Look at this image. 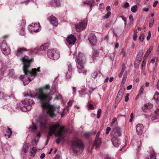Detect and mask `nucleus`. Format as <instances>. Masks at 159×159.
Returning a JSON list of instances; mask_svg holds the SVG:
<instances>
[{
	"instance_id": "nucleus-1",
	"label": "nucleus",
	"mask_w": 159,
	"mask_h": 159,
	"mask_svg": "<svg viewBox=\"0 0 159 159\" xmlns=\"http://www.w3.org/2000/svg\"><path fill=\"white\" fill-rule=\"evenodd\" d=\"M50 86L47 84L42 88L40 89L36 93H30V96L32 98L36 97L40 100V102L41 106L44 109L47 110V114L51 117L53 118L55 116L54 111L57 110L58 112L60 114L61 117H63L64 115V111L65 109H62V111H59L60 107L59 106L56 107L52 105L48 104V100L52 99V97L50 96V93H46L45 90L49 89Z\"/></svg>"
},
{
	"instance_id": "nucleus-2",
	"label": "nucleus",
	"mask_w": 159,
	"mask_h": 159,
	"mask_svg": "<svg viewBox=\"0 0 159 159\" xmlns=\"http://www.w3.org/2000/svg\"><path fill=\"white\" fill-rule=\"evenodd\" d=\"M21 60L23 63V70L25 75H20V78L24 85H26L36 76L37 72L41 71L40 67H38L37 69H32L31 71L29 70L28 69L32 60L27 56H25L21 58Z\"/></svg>"
},
{
	"instance_id": "nucleus-3",
	"label": "nucleus",
	"mask_w": 159,
	"mask_h": 159,
	"mask_svg": "<svg viewBox=\"0 0 159 159\" xmlns=\"http://www.w3.org/2000/svg\"><path fill=\"white\" fill-rule=\"evenodd\" d=\"M21 102L24 105V107H21L20 104H17L16 107L23 112L30 110L32 108V106L34 104V102L31 99L29 98L22 100Z\"/></svg>"
},
{
	"instance_id": "nucleus-4",
	"label": "nucleus",
	"mask_w": 159,
	"mask_h": 159,
	"mask_svg": "<svg viewBox=\"0 0 159 159\" xmlns=\"http://www.w3.org/2000/svg\"><path fill=\"white\" fill-rule=\"evenodd\" d=\"M86 61L85 56L82 53H79L76 60L78 70L79 73H86L84 70V65Z\"/></svg>"
},
{
	"instance_id": "nucleus-5",
	"label": "nucleus",
	"mask_w": 159,
	"mask_h": 159,
	"mask_svg": "<svg viewBox=\"0 0 159 159\" xmlns=\"http://www.w3.org/2000/svg\"><path fill=\"white\" fill-rule=\"evenodd\" d=\"M83 147V144L81 140L79 138H75L72 141L71 148L74 151L76 152H80L82 151Z\"/></svg>"
},
{
	"instance_id": "nucleus-6",
	"label": "nucleus",
	"mask_w": 159,
	"mask_h": 159,
	"mask_svg": "<svg viewBox=\"0 0 159 159\" xmlns=\"http://www.w3.org/2000/svg\"><path fill=\"white\" fill-rule=\"evenodd\" d=\"M58 129H57L55 135L58 138L56 140V143L59 144L61 141H63L65 138L64 133L67 132V129L65 128L64 126H60Z\"/></svg>"
},
{
	"instance_id": "nucleus-7",
	"label": "nucleus",
	"mask_w": 159,
	"mask_h": 159,
	"mask_svg": "<svg viewBox=\"0 0 159 159\" xmlns=\"http://www.w3.org/2000/svg\"><path fill=\"white\" fill-rule=\"evenodd\" d=\"M47 54L49 58L53 60H57L60 57L59 52L57 49H49L47 51Z\"/></svg>"
},
{
	"instance_id": "nucleus-8",
	"label": "nucleus",
	"mask_w": 159,
	"mask_h": 159,
	"mask_svg": "<svg viewBox=\"0 0 159 159\" xmlns=\"http://www.w3.org/2000/svg\"><path fill=\"white\" fill-rule=\"evenodd\" d=\"M39 123L40 127L42 130L47 129L50 125L49 120L45 116L40 117L39 120Z\"/></svg>"
},
{
	"instance_id": "nucleus-9",
	"label": "nucleus",
	"mask_w": 159,
	"mask_h": 159,
	"mask_svg": "<svg viewBox=\"0 0 159 159\" xmlns=\"http://www.w3.org/2000/svg\"><path fill=\"white\" fill-rule=\"evenodd\" d=\"M60 126V125L59 123L54 124L49 126V131L48 132V135L47 136L46 144L48 143V141L50 138V137L56 132L57 129Z\"/></svg>"
},
{
	"instance_id": "nucleus-10",
	"label": "nucleus",
	"mask_w": 159,
	"mask_h": 159,
	"mask_svg": "<svg viewBox=\"0 0 159 159\" xmlns=\"http://www.w3.org/2000/svg\"><path fill=\"white\" fill-rule=\"evenodd\" d=\"M121 131L120 127L117 125H115L111 132V136L112 137H117L120 136Z\"/></svg>"
},
{
	"instance_id": "nucleus-11",
	"label": "nucleus",
	"mask_w": 159,
	"mask_h": 159,
	"mask_svg": "<svg viewBox=\"0 0 159 159\" xmlns=\"http://www.w3.org/2000/svg\"><path fill=\"white\" fill-rule=\"evenodd\" d=\"M1 48L3 54L5 55H7L10 53V49L6 43H2L1 44Z\"/></svg>"
},
{
	"instance_id": "nucleus-12",
	"label": "nucleus",
	"mask_w": 159,
	"mask_h": 159,
	"mask_svg": "<svg viewBox=\"0 0 159 159\" xmlns=\"http://www.w3.org/2000/svg\"><path fill=\"white\" fill-rule=\"evenodd\" d=\"M67 71L66 75V76L67 78L70 79L71 77L73 69L72 65L71 63L69 62L67 63Z\"/></svg>"
},
{
	"instance_id": "nucleus-13",
	"label": "nucleus",
	"mask_w": 159,
	"mask_h": 159,
	"mask_svg": "<svg viewBox=\"0 0 159 159\" xmlns=\"http://www.w3.org/2000/svg\"><path fill=\"white\" fill-rule=\"evenodd\" d=\"M86 25V22H81L79 24L75 25V28L76 31L79 32L83 30L85 28Z\"/></svg>"
},
{
	"instance_id": "nucleus-14",
	"label": "nucleus",
	"mask_w": 159,
	"mask_h": 159,
	"mask_svg": "<svg viewBox=\"0 0 159 159\" xmlns=\"http://www.w3.org/2000/svg\"><path fill=\"white\" fill-rule=\"evenodd\" d=\"M97 43V38L93 33L90 34V44L92 46H95Z\"/></svg>"
},
{
	"instance_id": "nucleus-15",
	"label": "nucleus",
	"mask_w": 159,
	"mask_h": 159,
	"mask_svg": "<svg viewBox=\"0 0 159 159\" xmlns=\"http://www.w3.org/2000/svg\"><path fill=\"white\" fill-rule=\"evenodd\" d=\"M48 5L50 7H59L61 3L59 0H51L48 3Z\"/></svg>"
},
{
	"instance_id": "nucleus-16",
	"label": "nucleus",
	"mask_w": 159,
	"mask_h": 159,
	"mask_svg": "<svg viewBox=\"0 0 159 159\" xmlns=\"http://www.w3.org/2000/svg\"><path fill=\"white\" fill-rule=\"evenodd\" d=\"M66 40L70 45H74L75 43L76 39L74 35L71 34L68 36Z\"/></svg>"
},
{
	"instance_id": "nucleus-17",
	"label": "nucleus",
	"mask_w": 159,
	"mask_h": 159,
	"mask_svg": "<svg viewBox=\"0 0 159 159\" xmlns=\"http://www.w3.org/2000/svg\"><path fill=\"white\" fill-rule=\"evenodd\" d=\"M48 20L53 26H57L58 24L57 19L54 16H51L48 18Z\"/></svg>"
},
{
	"instance_id": "nucleus-18",
	"label": "nucleus",
	"mask_w": 159,
	"mask_h": 159,
	"mask_svg": "<svg viewBox=\"0 0 159 159\" xmlns=\"http://www.w3.org/2000/svg\"><path fill=\"white\" fill-rule=\"evenodd\" d=\"M112 144L115 147H118L120 144V140L118 137H112L111 139Z\"/></svg>"
},
{
	"instance_id": "nucleus-19",
	"label": "nucleus",
	"mask_w": 159,
	"mask_h": 159,
	"mask_svg": "<svg viewBox=\"0 0 159 159\" xmlns=\"http://www.w3.org/2000/svg\"><path fill=\"white\" fill-rule=\"evenodd\" d=\"M143 127L142 124H139L136 126V131L138 135L142 134L143 131Z\"/></svg>"
},
{
	"instance_id": "nucleus-20",
	"label": "nucleus",
	"mask_w": 159,
	"mask_h": 159,
	"mask_svg": "<svg viewBox=\"0 0 159 159\" xmlns=\"http://www.w3.org/2000/svg\"><path fill=\"white\" fill-rule=\"evenodd\" d=\"M101 143L102 142L100 139H95L93 146L92 147V149H93L94 147H95L96 148H99L100 147Z\"/></svg>"
},
{
	"instance_id": "nucleus-21",
	"label": "nucleus",
	"mask_w": 159,
	"mask_h": 159,
	"mask_svg": "<svg viewBox=\"0 0 159 159\" xmlns=\"http://www.w3.org/2000/svg\"><path fill=\"white\" fill-rule=\"evenodd\" d=\"M29 130L33 131V133H36V136L39 138L40 137V133L37 130V127L35 125H33L32 127H30Z\"/></svg>"
},
{
	"instance_id": "nucleus-22",
	"label": "nucleus",
	"mask_w": 159,
	"mask_h": 159,
	"mask_svg": "<svg viewBox=\"0 0 159 159\" xmlns=\"http://www.w3.org/2000/svg\"><path fill=\"white\" fill-rule=\"evenodd\" d=\"M152 105L151 104L148 103L144 105V107L142 108V110L144 112H146L148 111L152 107Z\"/></svg>"
},
{
	"instance_id": "nucleus-23",
	"label": "nucleus",
	"mask_w": 159,
	"mask_h": 159,
	"mask_svg": "<svg viewBox=\"0 0 159 159\" xmlns=\"http://www.w3.org/2000/svg\"><path fill=\"white\" fill-rule=\"evenodd\" d=\"M125 90V88L124 87H122L119 91L117 95L122 98L123 96Z\"/></svg>"
},
{
	"instance_id": "nucleus-24",
	"label": "nucleus",
	"mask_w": 159,
	"mask_h": 159,
	"mask_svg": "<svg viewBox=\"0 0 159 159\" xmlns=\"http://www.w3.org/2000/svg\"><path fill=\"white\" fill-rule=\"evenodd\" d=\"M28 51V50L27 49L23 48H20L18 49L17 51L16 55L17 56H19L22 53V52L23 51Z\"/></svg>"
},
{
	"instance_id": "nucleus-25",
	"label": "nucleus",
	"mask_w": 159,
	"mask_h": 159,
	"mask_svg": "<svg viewBox=\"0 0 159 159\" xmlns=\"http://www.w3.org/2000/svg\"><path fill=\"white\" fill-rule=\"evenodd\" d=\"M48 46L49 44L48 43H46L41 45L39 48L40 50L45 51L48 49Z\"/></svg>"
},
{
	"instance_id": "nucleus-26",
	"label": "nucleus",
	"mask_w": 159,
	"mask_h": 159,
	"mask_svg": "<svg viewBox=\"0 0 159 159\" xmlns=\"http://www.w3.org/2000/svg\"><path fill=\"white\" fill-rule=\"evenodd\" d=\"M6 132L8 134V135L7 134H5V136H6L7 135L8 137V138H10L11 137V136L12 133V132L11 130V129L9 128H8L7 129L6 131Z\"/></svg>"
},
{
	"instance_id": "nucleus-27",
	"label": "nucleus",
	"mask_w": 159,
	"mask_h": 159,
	"mask_svg": "<svg viewBox=\"0 0 159 159\" xmlns=\"http://www.w3.org/2000/svg\"><path fill=\"white\" fill-rule=\"evenodd\" d=\"M29 145L30 144L28 143H25L24 145L23 146V151L25 153L27 152V150L28 148Z\"/></svg>"
},
{
	"instance_id": "nucleus-28",
	"label": "nucleus",
	"mask_w": 159,
	"mask_h": 159,
	"mask_svg": "<svg viewBox=\"0 0 159 159\" xmlns=\"http://www.w3.org/2000/svg\"><path fill=\"white\" fill-rule=\"evenodd\" d=\"M143 54V51L142 50H140L139 51L136 57H138V58H141L142 59V57Z\"/></svg>"
},
{
	"instance_id": "nucleus-29",
	"label": "nucleus",
	"mask_w": 159,
	"mask_h": 159,
	"mask_svg": "<svg viewBox=\"0 0 159 159\" xmlns=\"http://www.w3.org/2000/svg\"><path fill=\"white\" fill-rule=\"evenodd\" d=\"M36 150L37 149L36 147H33L32 149V151L31 152L30 156L32 157H34L35 155Z\"/></svg>"
},
{
	"instance_id": "nucleus-30",
	"label": "nucleus",
	"mask_w": 159,
	"mask_h": 159,
	"mask_svg": "<svg viewBox=\"0 0 159 159\" xmlns=\"http://www.w3.org/2000/svg\"><path fill=\"white\" fill-rule=\"evenodd\" d=\"M147 159H156L155 153L154 152L151 153L150 155V158Z\"/></svg>"
},
{
	"instance_id": "nucleus-31",
	"label": "nucleus",
	"mask_w": 159,
	"mask_h": 159,
	"mask_svg": "<svg viewBox=\"0 0 159 159\" xmlns=\"http://www.w3.org/2000/svg\"><path fill=\"white\" fill-rule=\"evenodd\" d=\"M125 69V66L124 64H123L122 66V69L120 72V74H119V77L120 78L121 77L123 73L124 72Z\"/></svg>"
},
{
	"instance_id": "nucleus-32",
	"label": "nucleus",
	"mask_w": 159,
	"mask_h": 159,
	"mask_svg": "<svg viewBox=\"0 0 159 159\" xmlns=\"http://www.w3.org/2000/svg\"><path fill=\"white\" fill-rule=\"evenodd\" d=\"M32 54H36L39 52L38 49L37 48L34 49H31L29 50Z\"/></svg>"
},
{
	"instance_id": "nucleus-33",
	"label": "nucleus",
	"mask_w": 159,
	"mask_h": 159,
	"mask_svg": "<svg viewBox=\"0 0 159 159\" xmlns=\"http://www.w3.org/2000/svg\"><path fill=\"white\" fill-rule=\"evenodd\" d=\"M122 98L117 95L115 101V103L116 104H118L119 102L121 101Z\"/></svg>"
},
{
	"instance_id": "nucleus-34",
	"label": "nucleus",
	"mask_w": 159,
	"mask_h": 159,
	"mask_svg": "<svg viewBox=\"0 0 159 159\" xmlns=\"http://www.w3.org/2000/svg\"><path fill=\"white\" fill-rule=\"evenodd\" d=\"M36 25H37V26L39 27V28L36 30L34 29L31 30V32L32 33L34 32L36 33L38 32L39 30V28L40 27V25L39 23H38V24H36Z\"/></svg>"
},
{
	"instance_id": "nucleus-35",
	"label": "nucleus",
	"mask_w": 159,
	"mask_h": 159,
	"mask_svg": "<svg viewBox=\"0 0 159 159\" xmlns=\"http://www.w3.org/2000/svg\"><path fill=\"white\" fill-rule=\"evenodd\" d=\"M6 70V68L4 67H2L0 69V75H3Z\"/></svg>"
},
{
	"instance_id": "nucleus-36",
	"label": "nucleus",
	"mask_w": 159,
	"mask_h": 159,
	"mask_svg": "<svg viewBox=\"0 0 159 159\" xmlns=\"http://www.w3.org/2000/svg\"><path fill=\"white\" fill-rule=\"evenodd\" d=\"M25 28L21 27V29L20 30L19 34L21 35H24L25 34V32L24 30Z\"/></svg>"
},
{
	"instance_id": "nucleus-37",
	"label": "nucleus",
	"mask_w": 159,
	"mask_h": 159,
	"mask_svg": "<svg viewBox=\"0 0 159 159\" xmlns=\"http://www.w3.org/2000/svg\"><path fill=\"white\" fill-rule=\"evenodd\" d=\"M138 9V7L137 5H134L131 8V10L133 12H136Z\"/></svg>"
},
{
	"instance_id": "nucleus-38",
	"label": "nucleus",
	"mask_w": 159,
	"mask_h": 159,
	"mask_svg": "<svg viewBox=\"0 0 159 159\" xmlns=\"http://www.w3.org/2000/svg\"><path fill=\"white\" fill-rule=\"evenodd\" d=\"M141 60L142 59L141 58H138V57H136L135 61L134 63L139 65V64L141 61Z\"/></svg>"
},
{
	"instance_id": "nucleus-39",
	"label": "nucleus",
	"mask_w": 159,
	"mask_h": 159,
	"mask_svg": "<svg viewBox=\"0 0 159 159\" xmlns=\"http://www.w3.org/2000/svg\"><path fill=\"white\" fill-rule=\"evenodd\" d=\"M159 95V93L156 91L155 93V95L154 96V99H156L157 101L159 100V98H158Z\"/></svg>"
},
{
	"instance_id": "nucleus-40",
	"label": "nucleus",
	"mask_w": 159,
	"mask_h": 159,
	"mask_svg": "<svg viewBox=\"0 0 159 159\" xmlns=\"http://www.w3.org/2000/svg\"><path fill=\"white\" fill-rule=\"evenodd\" d=\"M102 113V111L100 109H99L97 113V118L98 119H99L100 118V115Z\"/></svg>"
},
{
	"instance_id": "nucleus-41",
	"label": "nucleus",
	"mask_w": 159,
	"mask_h": 159,
	"mask_svg": "<svg viewBox=\"0 0 159 159\" xmlns=\"http://www.w3.org/2000/svg\"><path fill=\"white\" fill-rule=\"evenodd\" d=\"M154 18H152L151 19L149 22V26L151 28L154 22Z\"/></svg>"
},
{
	"instance_id": "nucleus-42",
	"label": "nucleus",
	"mask_w": 159,
	"mask_h": 159,
	"mask_svg": "<svg viewBox=\"0 0 159 159\" xmlns=\"http://www.w3.org/2000/svg\"><path fill=\"white\" fill-rule=\"evenodd\" d=\"M98 55V53L97 51L94 50L92 56L93 57H97Z\"/></svg>"
},
{
	"instance_id": "nucleus-43",
	"label": "nucleus",
	"mask_w": 159,
	"mask_h": 159,
	"mask_svg": "<svg viewBox=\"0 0 159 159\" xmlns=\"http://www.w3.org/2000/svg\"><path fill=\"white\" fill-rule=\"evenodd\" d=\"M144 34H141V35L140 36L139 38V40L141 41L142 42L144 39Z\"/></svg>"
},
{
	"instance_id": "nucleus-44",
	"label": "nucleus",
	"mask_w": 159,
	"mask_h": 159,
	"mask_svg": "<svg viewBox=\"0 0 159 159\" xmlns=\"http://www.w3.org/2000/svg\"><path fill=\"white\" fill-rule=\"evenodd\" d=\"M111 14V11H108L107 13L104 16V17L106 18H108Z\"/></svg>"
},
{
	"instance_id": "nucleus-45",
	"label": "nucleus",
	"mask_w": 159,
	"mask_h": 159,
	"mask_svg": "<svg viewBox=\"0 0 159 159\" xmlns=\"http://www.w3.org/2000/svg\"><path fill=\"white\" fill-rule=\"evenodd\" d=\"M98 75V73L96 71L94 72L92 74V76L94 79H95Z\"/></svg>"
},
{
	"instance_id": "nucleus-46",
	"label": "nucleus",
	"mask_w": 159,
	"mask_h": 159,
	"mask_svg": "<svg viewBox=\"0 0 159 159\" xmlns=\"http://www.w3.org/2000/svg\"><path fill=\"white\" fill-rule=\"evenodd\" d=\"M111 130V128L110 127H108L106 129V134L107 135L108 134H109V132Z\"/></svg>"
},
{
	"instance_id": "nucleus-47",
	"label": "nucleus",
	"mask_w": 159,
	"mask_h": 159,
	"mask_svg": "<svg viewBox=\"0 0 159 159\" xmlns=\"http://www.w3.org/2000/svg\"><path fill=\"white\" fill-rule=\"evenodd\" d=\"M25 20H22L21 21V25L22 27H24L25 28Z\"/></svg>"
},
{
	"instance_id": "nucleus-48",
	"label": "nucleus",
	"mask_w": 159,
	"mask_h": 159,
	"mask_svg": "<svg viewBox=\"0 0 159 159\" xmlns=\"http://www.w3.org/2000/svg\"><path fill=\"white\" fill-rule=\"evenodd\" d=\"M5 97V95L4 94V93L2 92H0V98H4Z\"/></svg>"
},
{
	"instance_id": "nucleus-49",
	"label": "nucleus",
	"mask_w": 159,
	"mask_h": 159,
	"mask_svg": "<svg viewBox=\"0 0 159 159\" xmlns=\"http://www.w3.org/2000/svg\"><path fill=\"white\" fill-rule=\"evenodd\" d=\"M14 72V70L13 69H11L9 70V74L10 76L12 75Z\"/></svg>"
},
{
	"instance_id": "nucleus-50",
	"label": "nucleus",
	"mask_w": 159,
	"mask_h": 159,
	"mask_svg": "<svg viewBox=\"0 0 159 159\" xmlns=\"http://www.w3.org/2000/svg\"><path fill=\"white\" fill-rule=\"evenodd\" d=\"M143 87H141L140 88V90L139 91V93L138 94V95L139 94L140 95H141V94L143 93Z\"/></svg>"
},
{
	"instance_id": "nucleus-51",
	"label": "nucleus",
	"mask_w": 159,
	"mask_h": 159,
	"mask_svg": "<svg viewBox=\"0 0 159 159\" xmlns=\"http://www.w3.org/2000/svg\"><path fill=\"white\" fill-rule=\"evenodd\" d=\"M72 91L73 94L74 95H75L76 92V87H72Z\"/></svg>"
},
{
	"instance_id": "nucleus-52",
	"label": "nucleus",
	"mask_w": 159,
	"mask_h": 159,
	"mask_svg": "<svg viewBox=\"0 0 159 159\" xmlns=\"http://www.w3.org/2000/svg\"><path fill=\"white\" fill-rule=\"evenodd\" d=\"M129 94L127 93L125 97V101L126 102H127L129 100Z\"/></svg>"
},
{
	"instance_id": "nucleus-53",
	"label": "nucleus",
	"mask_w": 159,
	"mask_h": 159,
	"mask_svg": "<svg viewBox=\"0 0 159 159\" xmlns=\"http://www.w3.org/2000/svg\"><path fill=\"white\" fill-rule=\"evenodd\" d=\"M84 136L86 138H89V133H85L84 134Z\"/></svg>"
},
{
	"instance_id": "nucleus-54",
	"label": "nucleus",
	"mask_w": 159,
	"mask_h": 159,
	"mask_svg": "<svg viewBox=\"0 0 159 159\" xmlns=\"http://www.w3.org/2000/svg\"><path fill=\"white\" fill-rule=\"evenodd\" d=\"M94 0H90V8H91V7H92L94 3Z\"/></svg>"
},
{
	"instance_id": "nucleus-55",
	"label": "nucleus",
	"mask_w": 159,
	"mask_h": 159,
	"mask_svg": "<svg viewBox=\"0 0 159 159\" xmlns=\"http://www.w3.org/2000/svg\"><path fill=\"white\" fill-rule=\"evenodd\" d=\"M31 143L33 145H36L37 143V142L36 140H34L32 141Z\"/></svg>"
},
{
	"instance_id": "nucleus-56",
	"label": "nucleus",
	"mask_w": 159,
	"mask_h": 159,
	"mask_svg": "<svg viewBox=\"0 0 159 159\" xmlns=\"http://www.w3.org/2000/svg\"><path fill=\"white\" fill-rule=\"evenodd\" d=\"M129 6V3L126 2L125 3L124 5V7L125 8H127Z\"/></svg>"
},
{
	"instance_id": "nucleus-57",
	"label": "nucleus",
	"mask_w": 159,
	"mask_h": 159,
	"mask_svg": "<svg viewBox=\"0 0 159 159\" xmlns=\"http://www.w3.org/2000/svg\"><path fill=\"white\" fill-rule=\"evenodd\" d=\"M129 19L131 22H132L133 20V16L132 15H130L129 16Z\"/></svg>"
},
{
	"instance_id": "nucleus-58",
	"label": "nucleus",
	"mask_w": 159,
	"mask_h": 159,
	"mask_svg": "<svg viewBox=\"0 0 159 159\" xmlns=\"http://www.w3.org/2000/svg\"><path fill=\"white\" fill-rule=\"evenodd\" d=\"M158 1H156L153 4V7H155L157 4L158 3Z\"/></svg>"
},
{
	"instance_id": "nucleus-59",
	"label": "nucleus",
	"mask_w": 159,
	"mask_h": 159,
	"mask_svg": "<svg viewBox=\"0 0 159 159\" xmlns=\"http://www.w3.org/2000/svg\"><path fill=\"white\" fill-rule=\"evenodd\" d=\"M137 34H133V39L134 41H136L137 40Z\"/></svg>"
},
{
	"instance_id": "nucleus-60",
	"label": "nucleus",
	"mask_w": 159,
	"mask_h": 159,
	"mask_svg": "<svg viewBox=\"0 0 159 159\" xmlns=\"http://www.w3.org/2000/svg\"><path fill=\"white\" fill-rule=\"evenodd\" d=\"M45 154L44 153H42L40 156V158L41 159H43L45 157Z\"/></svg>"
},
{
	"instance_id": "nucleus-61",
	"label": "nucleus",
	"mask_w": 159,
	"mask_h": 159,
	"mask_svg": "<svg viewBox=\"0 0 159 159\" xmlns=\"http://www.w3.org/2000/svg\"><path fill=\"white\" fill-rule=\"evenodd\" d=\"M54 159H62L61 157L59 155H57Z\"/></svg>"
},
{
	"instance_id": "nucleus-62",
	"label": "nucleus",
	"mask_w": 159,
	"mask_h": 159,
	"mask_svg": "<svg viewBox=\"0 0 159 159\" xmlns=\"http://www.w3.org/2000/svg\"><path fill=\"white\" fill-rule=\"evenodd\" d=\"M100 132L99 131L96 134L95 139H100V138H99V136L100 135Z\"/></svg>"
},
{
	"instance_id": "nucleus-63",
	"label": "nucleus",
	"mask_w": 159,
	"mask_h": 159,
	"mask_svg": "<svg viewBox=\"0 0 159 159\" xmlns=\"http://www.w3.org/2000/svg\"><path fill=\"white\" fill-rule=\"evenodd\" d=\"M132 87V85L131 84L128 86L127 87V89L128 90H129L131 89Z\"/></svg>"
},
{
	"instance_id": "nucleus-64",
	"label": "nucleus",
	"mask_w": 159,
	"mask_h": 159,
	"mask_svg": "<svg viewBox=\"0 0 159 159\" xmlns=\"http://www.w3.org/2000/svg\"><path fill=\"white\" fill-rule=\"evenodd\" d=\"M106 10L108 12V11H110V10H111L110 7V6H107V7H106Z\"/></svg>"
}]
</instances>
